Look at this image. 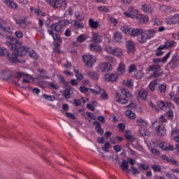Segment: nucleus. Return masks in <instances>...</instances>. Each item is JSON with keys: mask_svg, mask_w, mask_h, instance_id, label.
Listing matches in <instances>:
<instances>
[{"mask_svg": "<svg viewBox=\"0 0 179 179\" xmlns=\"http://www.w3.org/2000/svg\"><path fill=\"white\" fill-rule=\"evenodd\" d=\"M121 31L124 34H128L131 37H137V41L139 44H145L148 42V40H152V38L156 37V30L150 29L143 30L142 28H132L129 27H121Z\"/></svg>", "mask_w": 179, "mask_h": 179, "instance_id": "obj_1", "label": "nucleus"}, {"mask_svg": "<svg viewBox=\"0 0 179 179\" xmlns=\"http://www.w3.org/2000/svg\"><path fill=\"white\" fill-rule=\"evenodd\" d=\"M8 41L6 42V45L10 50H16L17 54L20 55V57H23L24 55H28L29 48L26 46H19L20 43L16 41V39L12 36H8Z\"/></svg>", "mask_w": 179, "mask_h": 179, "instance_id": "obj_2", "label": "nucleus"}, {"mask_svg": "<svg viewBox=\"0 0 179 179\" xmlns=\"http://www.w3.org/2000/svg\"><path fill=\"white\" fill-rule=\"evenodd\" d=\"M65 23H66V22L65 20H62L57 23L52 24L50 27H49L48 33L50 36L53 37V40L55 41L62 43V39H61V37H59L58 34H55L53 30H55V31H57L58 33H61L64 31V27L65 26Z\"/></svg>", "mask_w": 179, "mask_h": 179, "instance_id": "obj_3", "label": "nucleus"}, {"mask_svg": "<svg viewBox=\"0 0 179 179\" xmlns=\"http://www.w3.org/2000/svg\"><path fill=\"white\" fill-rule=\"evenodd\" d=\"M120 92L122 95L118 92L115 93V99L117 103H120V104H127L129 100H132L134 99L132 94H131L129 91L125 90V88H121ZM122 96H124V97H122Z\"/></svg>", "mask_w": 179, "mask_h": 179, "instance_id": "obj_4", "label": "nucleus"}, {"mask_svg": "<svg viewBox=\"0 0 179 179\" xmlns=\"http://www.w3.org/2000/svg\"><path fill=\"white\" fill-rule=\"evenodd\" d=\"M83 59L84 62V64L89 66L90 68H92L96 62H97V57L93 55H85L83 56Z\"/></svg>", "mask_w": 179, "mask_h": 179, "instance_id": "obj_5", "label": "nucleus"}, {"mask_svg": "<svg viewBox=\"0 0 179 179\" xmlns=\"http://www.w3.org/2000/svg\"><path fill=\"white\" fill-rule=\"evenodd\" d=\"M152 129L159 136H164L166 135L164 126L162 125L159 122H154L152 123Z\"/></svg>", "mask_w": 179, "mask_h": 179, "instance_id": "obj_6", "label": "nucleus"}, {"mask_svg": "<svg viewBox=\"0 0 179 179\" xmlns=\"http://www.w3.org/2000/svg\"><path fill=\"white\" fill-rule=\"evenodd\" d=\"M139 13L140 12L138 9L135 8L134 6H130L128 8L127 11L124 13V16H125V17H130V19H136Z\"/></svg>", "mask_w": 179, "mask_h": 179, "instance_id": "obj_7", "label": "nucleus"}, {"mask_svg": "<svg viewBox=\"0 0 179 179\" xmlns=\"http://www.w3.org/2000/svg\"><path fill=\"white\" fill-rule=\"evenodd\" d=\"M98 72H110V71H113V66L111 64L102 62L97 67Z\"/></svg>", "mask_w": 179, "mask_h": 179, "instance_id": "obj_8", "label": "nucleus"}, {"mask_svg": "<svg viewBox=\"0 0 179 179\" xmlns=\"http://www.w3.org/2000/svg\"><path fill=\"white\" fill-rule=\"evenodd\" d=\"M5 33H13L12 29L9 27H8V24H6V22L3 20L0 21V34L1 36H5Z\"/></svg>", "mask_w": 179, "mask_h": 179, "instance_id": "obj_9", "label": "nucleus"}, {"mask_svg": "<svg viewBox=\"0 0 179 179\" xmlns=\"http://www.w3.org/2000/svg\"><path fill=\"white\" fill-rule=\"evenodd\" d=\"M48 3L55 8H61V6H66V0H46Z\"/></svg>", "mask_w": 179, "mask_h": 179, "instance_id": "obj_10", "label": "nucleus"}, {"mask_svg": "<svg viewBox=\"0 0 179 179\" xmlns=\"http://www.w3.org/2000/svg\"><path fill=\"white\" fill-rule=\"evenodd\" d=\"M166 23L167 24H179V14H175L174 15L166 17Z\"/></svg>", "mask_w": 179, "mask_h": 179, "instance_id": "obj_11", "label": "nucleus"}, {"mask_svg": "<svg viewBox=\"0 0 179 179\" xmlns=\"http://www.w3.org/2000/svg\"><path fill=\"white\" fill-rule=\"evenodd\" d=\"M17 78H23L22 83H31L34 80L29 74H25L24 73H18L17 75Z\"/></svg>", "mask_w": 179, "mask_h": 179, "instance_id": "obj_12", "label": "nucleus"}, {"mask_svg": "<svg viewBox=\"0 0 179 179\" xmlns=\"http://www.w3.org/2000/svg\"><path fill=\"white\" fill-rule=\"evenodd\" d=\"M7 58H8L9 61H10V62H13V64H16L17 62H22V61H20V58H22L19 54H17V52H13L11 55H9L8 53V56H7Z\"/></svg>", "mask_w": 179, "mask_h": 179, "instance_id": "obj_13", "label": "nucleus"}, {"mask_svg": "<svg viewBox=\"0 0 179 179\" xmlns=\"http://www.w3.org/2000/svg\"><path fill=\"white\" fill-rule=\"evenodd\" d=\"M103 80H106V82H116V80H118V74L117 73L105 74L103 76Z\"/></svg>", "mask_w": 179, "mask_h": 179, "instance_id": "obj_14", "label": "nucleus"}, {"mask_svg": "<svg viewBox=\"0 0 179 179\" xmlns=\"http://www.w3.org/2000/svg\"><path fill=\"white\" fill-rule=\"evenodd\" d=\"M92 40L93 43H95L96 44H99L103 41V35H101L99 32H92Z\"/></svg>", "mask_w": 179, "mask_h": 179, "instance_id": "obj_15", "label": "nucleus"}, {"mask_svg": "<svg viewBox=\"0 0 179 179\" xmlns=\"http://www.w3.org/2000/svg\"><path fill=\"white\" fill-rule=\"evenodd\" d=\"M137 98L138 101H146L148 100V91L146 90H140Z\"/></svg>", "mask_w": 179, "mask_h": 179, "instance_id": "obj_16", "label": "nucleus"}, {"mask_svg": "<svg viewBox=\"0 0 179 179\" xmlns=\"http://www.w3.org/2000/svg\"><path fill=\"white\" fill-rule=\"evenodd\" d=\"M117 72V76H122L125 72H127V67L123 62H121L116 69Z\"/></svg>", "mask_w": 179, "mask_h": 179, "instance_id": "obj_17", "label": "nucleus"}, {"mask_svg": "<svg viewBox=\"0 0 179 179\" xmlns=\"http://www.w3.org/2000/svg\"><path fill=\"white\" fill-rule=\"evenodd\" d=\"M157 106L159 107V108H161V110H167V108H171L173 107V104L169 102H164L162 101H158L157 102Z\"/></svg>", "mask_w": 179, "mask_h": 179, "instance_id": "obj_18", "label": "nucleus"}, {"mask_svg": "<svg viewBox=\"0 0 179 179\" xmlns=\"http://www.w3.org/2000/svg\"><path fill=\"white\" fill-rule=\"evenodd\" d=\"M178 61H179L178 55H173L172 56V59L169 62V65L171 68H172L173 69L177 68V66H178Z\"/></svg>", "mask_w": 179, "mask_h": 179, "instance_id": "obj_19", "label": "nucleus"}, {"mask_svg": "<svg viewBox=\"0 0 179 179\" xmlns=\"http://www.w3.org/2000/svg\"><path fill=\"white\" fill-rule=\"evenodd\" d=\"M141 24H145L149 22V17L138 13L137 17H136Z\"/></svg>", "mask_w": 179, "mask_h": 179, "instance_id": "obj_20", "label": "nucleus"}, {"mask_svg": "<svg viewBox=\"0 0 179 179\" xmlns=\"http://www.w3.org/2000/svg\"><path fill=\"white\" fill-rule=\"evenodd\" d=\"M141 10L144 12V13H153L155 12V9L153 7L150 6V4L145 3L141 6Z\"/></svg>", "mask_w": 179, "mask_h": 179, "instance_id": "obj_21", "label": "nucleus"}, {"mask_svg": "<svg viewBox=\"0 0 179 179\" xmlns=\"http://www.w3.org/2000/svg\"><path fill=\"white\" fill-rule=\"evenodd\" d=\"M89 50L90 51H94V52H101L103 51V48L100 45H96L91 43L89 45Z\"/></svg>", "mask_w": 179, "mask_h": 179, "instance_id": "obj_22", "label": "nucleus"}, {"mask_svg": "<svg viewBox=\"0 0 179 179\" xmlns=\"http://www.w3.org/2000/svg\"><path fill=\"white\" fill-rule=\"evenodd\" d=\"M169 96L173 101L176 103V104H179V86L178 87V93L176 92H172Z\"/></svg>", "mask_w": 179, "mask_h": 179, "instance_id": "obj_23", "label": "nucleus"}, {"mask_svg": "<svg viewBox=\"0 0 179 179\" xmlns=\"http://www.w3.org/2000/svg\"><path fill=\"white\" fill-rule=\"evenodd\" d=\"M3 2L11 9H17V3H15L13 0H3Z\"/></svg>", "mask_w": 179, "mask_h": 179, "instance_id": "obj_24", "label": "nucleus"}, {"mask_svg": "<svg viewBox=\"0 0 179 179\" xmlns=\"http://www.w3.org/2000/svg\"><path fill=\"white\" fill-rule=\"evenodd\" d=\"M126 48L129 52H135V43L132 41H128L126 42Z\"/></svg>", "mask_w": 179, "mask_h": 179, "instance_id": "obj_25", "label": "nucleus"}, {"mask_svg": "<svg viewBox=\"0 0 179 179\" xmlns=\"http://www.w3.org/2000/svg\"><path fill=\"white\" fill-rule=\"evenodd\" d=\"M136 122L139 128H146L148 127V122L141 117L136 119Z\"/></svg>", "mask_w": 179, "mask_h": 179, "instance_id": "obj_26", "label": "nucleus"}, {"mask_svg": "<svg viewBox=\"0 0 179 179\" xmlns=\"http://www.w3.org/2000/svg\"><path fill=\"white\" fill-rule=\"evenodd\" d=\"M159 148L162 149V150H174V147L168 143H161L159 144Z\"/></svg>", "mask_w": 179, "mask_h": 179, "instance_id": "obj_27", "label": "nucleus"}, {"mask_svg": "<svg viewBox=\"0 0 179 179\" xmlns=\"http://www.w3.org/2000/svg\"><path fill=\"white\" fill-rule=\"evenodd\" d=\"M122 34L120 31H116L113 34V38L115 41L117 43H121V41L122 40Z\"/></svg>", "mask_w": 179, "mask_h": 179, "instance_id": "obj_28", "label": "nucleus"}, {"mask_svg": "<svg viewBox=\"0 0 179 179\" xmlns=\"http://www.w3.org/2000/svg\"><path fill=\"white\" fill-rule=\"evenodd\" d=\"M99 94H101V100H108V94L106 93L104 90L101 89V87H98Z\"/></svg>", "mask_w": 179, "mask_h": 179, "instance_id": "obj_29", "label": "nucleus"}, {"mask_svg": "<svg viewBox=\"0 0 179 179\" xmlns=\"http://www.w3.org/2000/svg\"><path fill=\"white\" fill-rule=\"evenodd\" d=\"M122 85L125 86V87H128L129 89H132V87H134V82L132 80H124L122 81Z\"/></svg>", "mask_w": 179, "mask_h": 179, "instance_id": "obj_30", "label": "nucleus"}, {"mask_svg": "<svg viewBox=\"0 0 179 179\" xmlns=\"http://www.w3.org/2000/svg\"><path fill=\"white\" fill-rule=\"evenodd\" d=\"M8 55H9V50H8L6 48L0 46V57H5L6 58H8Z\"/></svg>", "mask_w": 179, "mask_h": 179, "instance_id": "obj_31", "label": "nucleus"}, {"mask_svg": "<svg viewBox=\"0 0 179 179\" xmlns=\"http://www.w3.org/2000/svg\"><path fill=\"white\" fill-rule=\"evenodd\" d=\"M125 115L128 118H130V120H135L136 118V114L131 110H127L125 111Z\"/></svg>", "mask_w": 179, "mask_h": 179, "instance_id": "obj_32", "label": "nucleus"}, {"mask_svg": "<svg viewBox=\"0 0 179 179\" xmlns=\"http://www.w3.org/2000/svg\"><path fill=\"white\" fill-rule=\"evenodd\" d=\"M94 125H96V131L98 132V134H100L101 135H103L104 134V130L101 129V125L98 122H94Z\"/></svg>", "mask_w": 179, "mask_h": 179, "instance_id": "obj_33", "label": "nucleus"}, {"mask_svg": "<svg viewBox=\"0 0 179 179\" xmlns=\"http://www.w3.org/2000/svg\"><path fill=\"white\" fill-rule=\"evenodd\" d=\"M171 138H173L175 142H178L179 143V131L175 130L171 132Z\"/></svg>", "mask_w": 179, "mask_h": 179, "instance_id": "obj_34", "label": "nucleus"}, {"mask_svg": "<svg viewBox=\"0 0 179 179\" xmlns=\"http://www.w3.org/2000/svg\"><path fill=\"white\" fill-rule=\"evenodd\" d=\"M28 56L29 57V58H33V59H38V55H37V52L31 49H29L28 52Z\"/></svg>", "mask_w": 179, "mask_h": 179, "instance_id": "obj_35", "label": "nucleus"}, {"mask_svg": "<svg viewBox=\"0 0 179 179\" xmlns=\"http://www.w3.org/2000/svg\"><path fill=\"white\" fill-rule=\"evenodd\" d=\"M157 87V80H154L151 81L149 84V89L152 90V92H155L156 90V87Z\"/></svg>", "mask_w": 179, "mask_h": 179, "instance_id": "obj_36", "label": "nucleus"}, {"mask_svg": "<svg viewBox=\"0 0 179 179\" xmlns=\"http://www.w3.org/2000/svg\"><path fill=\"white\" fill-rule=\"evenodd\" d=\"M89 24L92 27V29H97L99 27V22L94 21L93 19H90L89 20Z\"/></svg>", "mask_w": 179, "mask_h": 179, "instance_id": "obj_37", "label": "nucleus"}, {"mask_svg": "<svg viewBox=\"0 0 179 179\" xmlns=\"http://www.w3.org/2000/svg\"><path fill=\"white\" fill-rule=\"evenodd\" d=\"M14 20H15L16 24H19L20 27H22L23 29H24V27H27V25H26V21L22 20H17L15 17H14Z\"/></svg>", "mask_w": 179, "mask_h": 179, "instance_id": "obj_38", "label": "nucleus"}, {"mask_svg": "<svg viewBox=\"0 0 179 179\" xmlns=\"http://www.w3.org/2000/svg\"><path fill=\"white\" fill-rule=\"evenodd\" d=\"M87 75L90 78H92V79H94L95 80H97L99 79V74L96 72L93 71H88Z\"/></svg>", "mask_w": 179, "mask_h": 179, "instance_id": "obj_39", "label": "nucleus"}, {"mask_svg": "<svg viewBox=\"0 0 179 179\" xmlns=\"http://www.w3.org/2000/svg\"><path fill=\"white\" fill-rule=\"evenodd\" d=\"M111 148V144L109 142L105 143L103 147L102 148L103 152L108 153L110 152V148Z\"/></svg>", "mask_w": 179, "mask_h": 179, "instance_id": "obj_40", "label": "nucleus"}, {"mask_svg": "<svg viewBox=\"0 0 179 179\" xmlns=\"http://www.w3.org/2000/svg\"><path fill=\"white\" fill-rule=\"evenodd\" d=\"M113 55H115V57H122V55H124V52H122V50L120 48H115Z\"/></svg>", "mask_w": 179, "mask_h": 179, "instance_id": "obj_41", "label": "nucleus"}, {"mask_svg": "<svg viewBox=\"0 0 179 179\" xmlns=\"http://www.w3.org/2000/svg\"><path fill=\"white\" fill-rule=\"evenodd\" d=\"M139 132L142 136H148L149 131L146 130V127H140Z\"/></svg>", "mask_w": 179, "mask_h": 179, "instance_id": "obj_42", "label": "nucleus"}, {"mask_svg": "<svg viewBox=\"0 0 179 179\" xmlns=\"http://www.w3.org/2000/svg\"><path fill=\"white\" fill-rule=\"evenodd\" d=\"M87 40V36L85 34H81L77 38L78 43H83Z\"/></svg>", "mask_w": 179, "mask_h": 179, "instance_id": "obj_43", "label": "nucleus"}, {"mask_svg": "<svg viewBox=\"0 0 179 179\" xmlns=\"http://www.w3.org/2000/svg\"><path fill=\"white\" fill-rule=\"evenodd\" d=\"M100 156L103 157L104 159H106L107 160H111L113 159V155H107L104 153H103L100 150L97 149Z\"/></svg>", "mask_w": 179, "mask_h": 179, "instance_id": "obj_44", "label": "nucleus"}, {"mask_svg": "<svg viewBox=\"0 0 179 179\" xmlns=\"http://www.w3.org/2000/svg\"><path fill=\"white\" fill-rule=\"evenodd\" d=\"M75 17L78 20H83L85 19V16H83V14L80 11H77L75 14Z\"/></svg>", "mask_w": 179, "mask_h": 179, "instance_id": "obj_45", "label": "nucleus"}, {"mask_svg": "<svg viewBox=\"0 0 179 179\" xmlns=\"http://www.w3.org/2000/svg\"><path fill=\"white\" fill-rule=\"evenodd\" d=\"M165 45H166V48H172V47H176V42L173 41H168L165 42Z\"/></svg>", "mask_w": 179, "mask_h": 179, "instance_id": "obj_46", "label": "nucleus"}, {"mask_svg": "<svg viewBox=\"0 0 179 179\" xmlns=\"http://www.w3.org/2000/svg\"><path fill=\"white\" fill-rule=\"evenodd\" d=\"M105 50L106 52H108V54H111L112 55H113L115 51V48H113L111 46H106Z\"/></svg>", "mask_w": 179, "mask_h": 179, "instance_id": "obj_47", "label": "nucleus"}, {"mask_svg": "<svg viewBox=\"0 0 179 179\" xmlns=\"http://www.w3.org/2000/svg\"><path fill=\"white\" fill-rule=\"evenodd\" d=\"M171 55V51L168 52L166 55L162 57V64H166L167 62V59L170 58V56Z\"/></svg>", "mask_w": 179, "mask_h": 179, "instance_id": "obj_48", "label": "nucleus"}, {"mask_svg": "<svg viewBox=\"0 0 179 179\" xmlns=\"http://www.w3.org/2000/svg\"><path fill=\"white\" fill-rule=\"evenodd\" d=\"M124 136L127 140L129 141V142H134L135 141V136H132L131 133H126Z\"/></svg>", "mask_w": 179, "mask_h": 179, "instance_id": "obj_49", "label": "nucleus"}, {"mask_svg": "<svg viewBox=\"0 0 179 179\" xmlns=\"http://www.w3.org/2000/svg\"><path fill=\"white\" fill-rule=\"evenodd\" d=\"M30 10H31V12H34L36 15H38L39 16H45V13H43V11H40V10L36 9V8H31Z\"/></svg>", "mask_w": 179, "mask_h": 179, "instance_id": "obj_50", "label": "nucleus"}, {"mask_svg": "<svg viewBox=\"0 0 179 179\" xmlns=\"http://www.w3.org/2000/svg\"><path fill=\"white\" fill-rule=\"evenodd\" d=\"M120 167L123 171H127V170L128 171V162H127V161H123Z\"/></svg>", "mask_w": 179, "mask_h": 179, "instance_id": "obj_51", "label": "nucleus"}, {"mask_svg": "<svg viewBox=\"0 0 179 179\" xmlns=\"http://www.w3.org/2000/svg\"><path fill=\"white\" fill-rule=\"evenodd\" d=\"M152 23L155 24L156 26H162V24L163 23V21H162L159 18H155L152 20Z\"/></svg>", "mask_w": 179, "mask_h": 179, "instance_id": "obj_52", "label": "nucleus"}, {"mask_svg": "<svg viewBox=\"0 0 179 179\" xmlns=\"http://www.w3.org/2000/svg\"><path fill=\"white\" fill-rule=\"evenodd\" d=\"M1 76L3 79H8V76H10L9 72L6 71H3L1 72Z\"/></svg>", "mask_w": 179, "mask_h": 179, "instance_id": "obj_53", "label": "nucleus"}, {"mask_svg": "<svg viewBox=\"0 0 179 179\" xmlns=\"http://www.w3.org/2000/svg\"><path fill=\"white\" fill-rule=\"evenodd\" d=\"M166 89H167V85H166V84H161L159 86V90L161 93H165Z\"/></svg>", "mask_w": 179, "mask_h": 179, "instance_id": "obj_54", "label": "nucleus"}, {"mask_svg": "<svg viewBox=\"0 0 179 179\" xmlns=\"http://www.w3.org/2000/svg\"><path fill=\"white\" fill-rule=\"evenodd\" d=\"M41 77L43 79H50V76L47 75V72L44 70L40 71Z\"/></svg>", "mask_w": 179, "mask_h": 179, "instance_id": "obj_55", "label": "nucleus"}, {"mask_svg": "<svg viewBox=\"0 0 179 179\" xmlns=\"http://www.w3.org/2000/svg\"><path fill=\"white\" fill-rule=\"evenodd\" d=\"M159 69H160V66L154 64L150 66L148 71H157Z\"/></svg>", "mask_w": 179, "mask_h": 179, "instance_id": "obj_56", "label": "nucleus"}, {"mask_svg": "<svg viewBox=\"0 0 179 179\" xmlns=\"http://www.w3.org/2000/svg\"><path fill=\"white\" fill-rule=\"evenodd\" d=\"M108 20L110 22V23L113 24V26H116L118 24V22L117 21V20H115V18L113 17H109L108 18Z\"/></svg>", "mask_w": 179, "mask_h": 179, "instance_id": "obj_57", "label": "nucleus"}, {"mask_svg": "<svg viewBox=\"0 0 179 179\" xmlns=\"http://www.w3.org/2000/svg\"><path fill=\"white\" fill-rule=\"evenodd\" d=\"M150 152L152 155H155V156H160V152L157 150L156 148H150Z\"/></svg>", "mask_w": 179, "mask_h": 179, "instance_id": "obj_58", "label": "nucleus"}, {"mask_svg": "<svg viewBox=\"0 0 179 179\" xmlns=\"http://www.w3.org/2000/svg\"><path fill=\"white\" fill-rule=\"evenodd\" d=\"M74 72L76 73V77L77 79H79L80 80H82L83 79V76L77 70H74Z\"/></svg>", "mask_w": 179, "mask_h": 179, "instance_id": "obj_59", "label": "nucleus"}, {"mask_svg": "<svg viewBox=\"0 0 179 179\" xmlns=\"http://www.w3.org/2000/svg\"><path fill=\"white\" fill-rule=\"evenodd\" d=\"M135 75L137 79H141V78H143V71H137Z\"/></svg>", "mask_w": 179, "mask_h": 179, "instance_id": "obj_60", "label": "nucleus"}, {"mask_svg": "<svg viewBox=\"0 0 179 179\" xmlns=\"http://www.w3.org/2000/svg\"><path fill=\"white\" fill-rule=\"evenodd\" d=\"M80 92L81 93H87V92H89V88L85 87V86H80Z\"/></svg>", "mask_w": 179, "mask_h": 179, "instance_id": "obj_61", "label": "nucleus"}, {"mask_svg": "<svg viewBox=\"0 0 179 179\" xmlns=\"http://www.w3.org/2000/svg\"><path fill=\"white\" fill-rule=\"evenodd\" d=\"M65 115H66V117H67V118H71V120H75V118H76L75 115H73L71 113H66Z\"/></svg>", "mask_w": 179, "mask_h": 179, "instance_id": "obj_62", "label": "nucleus"}, {"mask_svg": "<svg viewBox=\"0 0 179 179\" xmlns=\"http://www.w3.org/2000/svg\"><path fill=\"white\" fill-rule=\"evenodd\" d=\"M106 61H109V62H112L113 64H114V62H117V60L110 56H106Z\"/></svg>", "mask_w": 179, "mask_h": 179, "instance_id": "obj_63", "label": "nucleus"}, {"mask_svg": "<svg viewBox=\"0 0 179 179\" xmlns=\"http://www.w3.org/2000/svg\"><path fill=\"white\" fill-rule=\"evenodd\" d=\"M15 36L17 37V38H23V32L20 31H17L15 32Z\"/></svg>", "mask_w": 179, "mask_h": 179, "instance_id": "obj_64", "label": "nucleus"}]
</instances>
